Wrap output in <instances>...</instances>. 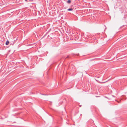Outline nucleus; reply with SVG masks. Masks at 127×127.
Returning <instances> with one entry per match:
<instances>
[{
    "label": "nucleus",
    "instance_id": "4",
    "mask_svg": "<svg viewBox=\"0 0 127 127\" xmlns=\"http://www.w3.org/2000/svg\"><path fill=\"white\" fill-rule=\"evenodd\" d=\"M42 95H48L47 94H42Z\"/></svg>",
    "mask_w": 127,
    "mask_h": 127
},
{
    "label": "nucleus",
    "instance_id": "8",
    "mask_svg": "<svg viewBox=\"0 0 127 127\" xmlns=\"http://www.w3.org/2000/svg\"><path fill=\"white\" fill-rule=\"evenodd\" d=\"M79 36H78V38H79Z\"/></svg>",
    "mask_w": 127,
    "mask_h": 127
},
{
    "label": "nucleus",
    "instance_id": "5",
    "mask_svg": "<svg viewBox=\"0 0 127 127\" xmlns=\"http://www.w3.org/2000/svg\"><path fill=\"white\" fill-rule=\"evenodd\" d=\"M91 122H93V121L92 120H91Z\"/></svg>",
    "mask_w": 127,
    "mask_h": 127
},
{
    "label": "nucleus",
    "instance_id": "6",
    "mask_svg": "<svg viewBox=\"0 0 127 127\" xmlns=\"http://www.w3.org/2000/svg\"><path fill=\"white\" fill-rule=\"evenodd\" d=\"M68 57H69V56H67V57L66 58H68Z\"/></svg>",
    "mask_w": 127,
    "mask_h": 127
},
{
    "label": "nucleus",
    "instance_id": "3",
    "mask_svg": "<svg viewBox=\"0 0 127 127\" xmlns=\"http://www.w3.org/2000/svg\"><path fill=\"white\" fill-rule=\"evenodd\" d=\"M73 10V9H72V8H71L68 9V10L69 11H70Z\"/></svg>",
    "mask_w": 127,
    "mask_h": 127
},
{
    "label": "nucleus",
    "instance_id": "7",
    "mask_svg": "<svg viewBox=\"0 0 127 127\" xmlns=\"http://www.w3.org/2000/svg\"><path fill=\"white\" fill-rule=\"evenodd\" d=\"M99 96H96V97H98Z\"/></svg>",
    "mask_w": 127,
    "mask_h": 127
},
{
    "label": "nucleus",
    "instance_id": "1",
    "mask_svg": "<svg viewBox=\"0 0 127 127\" xmlns=\"http://www.w3.org/2000/svg\"><path fill=\"white\" fill-rule=\"evenodd\" d=\"M9 43V42L8 40H7L5 44L6 45H8Z\"/></svg>",
    "mask_w": 127,
    "mask_h": 127
},
{
    "label": "nucleus",
    "instance_id": "2",
    "mask_svg": "<svg viewBox=\"0 0 127 127\" xmlns=\"http://www.w3.org/2000/svg\"><path fill=\"white\" fill-rule=\"evenodd\" d=\"M67 3L68 4H70L71 2V1L70 0H69L68 1H67Z\"/></svg>",
    "mask_w": 127,
    "mask_h": 127
}]
</instances>
